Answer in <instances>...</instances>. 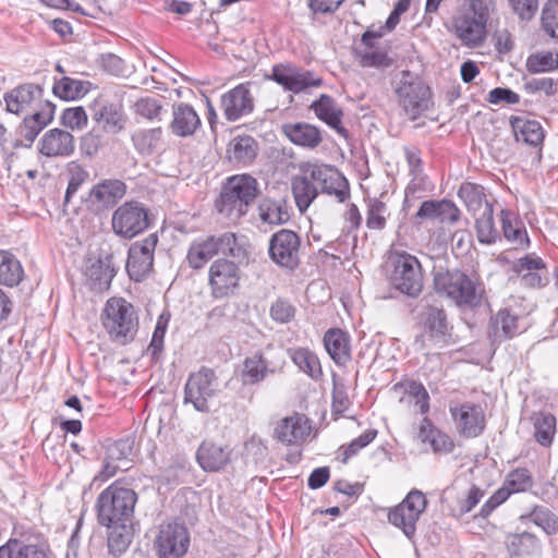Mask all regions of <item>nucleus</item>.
<instances>
[{
    "label": "nucleus",
    "mask_w": 558,
    "mask_h": 558,
    "mask_svg": "<svg viewBox=\"0 0 558 558\" xmlns=\"http://www.w3.org/2000/svg\"><path fill=\"white\" fill-rule=\"evenodd\" d=\"M228 154L231 161L247 165L257 155V144L251 136H238L230 143Z\"/></svg>",
    "instance_id": "obj_41"
},
{
    "label": "nucleus",
    "mask_w": 558,
    "mask_h": 558,
    "mask_svg": "<svg viewBox=\"0 0 558 558\" xmlns=\"http://www.w3.org/2000/svg\"><path fill=\"white\" fill-rule=\"evenodd\" d=\"M97 63L105 72L114 76H124L128 72L124 60L111 52L101 53Z\"/></svg>",
    "instance_id": "obj_57"
},
{
    "label": "nucleus",
    "mask_w": 558,
    "mask_h": 558,
    "mask_svg": "<svg viewBox=\"0 0 558 558\" xmlns=\"http://www.w3.org/2000/svg\"><path fill=\"white\" fill-rule=\"evenodd\" d=\"M487 101L492 105H515L520 101V96L510 88L495 87L488 93Z\"/></svg>",
    "instance_id": "obj_63"
},
{
    "label": "nucleus",
    "mask_w": 558,
    "mask_h": 558,
    "mask_svg": "<svg viewBox=\"0 0 558 558\" xmlns=\"http://www.w3.org/2000/svg\"><path fill=\"white\" fill-rule=\"evenodd\" d=\"M252 83H242L225 93L220 99V107L228 121H238L254 110V98L251 93Z\"/></svg>",
    "instance_id": "obj_19"
},
{
    "label": "nucleus",
    "mask_w": 558,
    "mask_h": 558,
    "mask_svg": "<svg viewBox=\"0 0 558 558\" xmlns=\"http://www.w3.org/2000/svg\"><path fill=\"white\" fill-rule=\"evenodd\" d=\"M490 0H464L452 19V32L463 46L477 48L487 37Z\"/></svg>",
    "instance_id": "obj_2"
},
{
    "label": "nucleus",
    "mask_w": 558,
    "mask_h": 558,
    "mask_svg": "<svg viewBox=\"0 0 558 558\" xmlns=\"http://www.w3.org/2000/svg\"><path fill=\"white\" fill-rule=\"evenodd\" d=\"M136 500L137 496L133 489L116 484L109 486L97 499L99 523L111 526L113 523L130 521Z\"/></svg>",
    "instance_id": "obj_5"
},
{
    "label": "nucleus",
    "mask_w": 558,
    "mask_h": 558,
    "mask_svg": "<svg viewBox=\"0 0 558 558\" xmlns=\"http://www.w3.org/2000/svg\"><path fill=\"white\" fill-rule=\"evenodd\" d=\"M43 88L35 84H24L4 95L7 111L20 114L35 99L40 98Z\"/></svg>",
    "instance_id": "obj_30"
},
{
    "label": "nucleus",
    "mask_w": 558,
    "mask_h": 558,
    "mask_svg": "<svg viewBox=\"0 0 558 558\" xmlns=\"http://www.w3.org/2000/svg\"><path fill=\"white\" fill-rule=\"evenodd\" d=\"M86 83L76 78L64 76L56 82L52 87L53 94L63 100H73L87 93Z\"/></svg>",
    "instance_id": "obj_47"
},
{
    "label": "nucleus",
    "mask_w": 558,
    "mask_h": 558,
    "mask_svg": "<svg viewBox=\"0 0 558 558\" xmlns=\"http://www.w3.org/2000/svg\"><path fill=\"white\" fill-rule=\"evenodd\" d=\"M114 275V268L108 258L95 260L86 268L90 288L98 292L109 289Z\"/></svg>",
    "instance_id": "obj_34"
},
{
    "label": "nucleus",
    "mask_w": 558,
    "mask_h": 558,
    "mask_svg": "<svg viewBox=\"0 0 558 558\" xmlns=\"http://www.w3.org/2000/svg\"><path fill=\"white\" fill-rule=\"evenodd\" d=\"M434 286L437 293L449 298L459 306L476 307L482 302L483 290L459 270L438 271L434 277Z\"/></svg>",
    "instance_id": "obj_7"
},
{
    "label": "nucleus",
    "mask_w": 558,
    "mask_h": 558,
    "mask_svg": "<svg viewBox=\"0 0 558 558\" xmlns=\"http://www.w3.org/2000/svg\"><path fill=\"white\" fill-rule=\"evenodd\" d=\"M277 368L260 351H256L244 359L240 375L244 384L255 385L263 381L268 374H275Z\"/></svg>",
    "instance_id": "obj_24"
},
{
    "label": "nucleus",
    "mask_w": 558,
    "mask_h": 558,
    "mask_svg": "<svg viewBox=\"0 0 558 558\" xmlns=\"http://www.w3.org/2000/svg\"><path fill=\"white\" fill-rule=\"evenodd\" d=\"M157 243V233H150L131 245L126 262V271L131 279L141 281L150 272Z\"/></svg>",
    "instance_id": "obj_15"
},
{
    "label": "nucleus",
    "mask_w": 558,
    "mask_h": 558,
    "mask_svg": "<svg viewBox=\"0 0 558 558\" xmlns=\"http://www.w3.org/2000/svg\"><path fill=\"white\" fill-rule=\"evenodd\" d=\"M500 218L505 238L515 246H526L529 244L526 231L515 215L510 210L502 209Z\"/></svg>",
    "instance_id": "obj_40"
},
{
    "label": "nucleus",
    "mask_w": 558,
    "mask_h": 558,
    "mask_svg": "<svg viewBox=\"0 0 558 558\" xmlns=\"http://www.w3.org/2000/svg\"><path fill=\"white\" fill-rule=\"evenodd\" d=\"M107 456L114 460L121 470H128L131 466L132 446L129 440H119L107 449Z\"/></svg>",
    "instance_id": "obj_56"
},
{
    "label": "nucleus",
    "mask_w": 558,
    "mask_h": 558,
    "mask_svg": "<svg viewBox=\"0 0 558 558\" xmlns=\"http://www.w3.org/2000/svg\"><path fill=\"white\" fill-rule=\"evenodd\" d=\"M391 281L396 289L409 296H416L423 289V275L420 262L410 254H398L393 257Z\"/></svg>",
    "instance_id": "obj_10"
},
{
    "label": "nucleus",
    "mask_w": 558,
    "mask_h": 558,
    "mask_svg": "<svg viewBox=\"0 0 558 558\" xmlns=\"http://www.w3.org/2000/svg\"><path fill=\"white\" fill-rule=\"evenodd\" d=\"M290 357L300 371L308 375L312 379L318 380L323 376V371L318 356L306 348L291 349Z\"/></svg>",
    "instance_id": "obj_38"
},
{
    "label": "nucleus",
    "mask_w": 558,
    "mask_h": 558,
    "mask_svg": "<svg viewBox=\"0 0 558 558\" xmlns=\"http://www.w3.org/2000/svg\"><path fill=\"white\" fill-rule=\"evenodd\" d=\"M399 105L411 120L418 119L433 107L432 92L425 82L415 73L401 71L396 87Z\"/></svg>",
    "instance_id": "obj_6"
},
{
    "label": "nucleus",
    "mask_w": 558,
    "mask_h": 558,
    "mask_svg": "<svg viewBox=\"0 0 558 558\" xmlns=\"http://www.w3.org/2000/svg\"><path fill=\"white\" fill-rule=\"evenodd\" d=\"M310 433L307 417L299 413L282 418L275 429L276 438L287 445L300 444Z\"/></svg>",
    "instance_id": "obj_22"
},
{
    "label": "nucleus",
    "mask_w": 558,
    "mask_h": 558,
    "mask_svg": "<svg viewBox=\"0 0 558 558\" xmlns=\"http://www.w3.org/2000/svg\"><path fill=\"white\" fill-rule=\"evenodd\" d=\"M161 136V128L138 130L132 135V142L141 154L149 155L158 148Z\"/></svg>",
    "instance_id": "obj_48"
},
{
    "label": "nucleus",
    "mask_w": 558,
    "mask_h": 558,
    "mask_svg": "<svg viewBox=\"0 0 558 558\" xmlns=\"http://www.w3.org/2000/svg\"><path fill=\"white\" fill-rule=\"evenodd\" d=\"M322 177H295L292 192L300 211H305L318 194L314 180Z\"/></svg>",
    "instance_id": "obj_39"
},
{
    "label": "nucleus",
    "mask_w": 558,
    "mask_h": 558,
    "mask_svg": "<svg viewBox=\"0 0 558 558\" xmlns=\"http://www.w3.org/2000/svg\"><path fill=\"white\" fill-rule=\"evenodd\" d=\"M258 215L260 220L268 225H283L290 220L289 207L284 199H262Z\"/></svg>",
    "instance_id": "obj_35"
},
{
    "label": "nucleus",
    "mask_w": 558,
    "mask_h": 558,
    "mask_svg": "<svg viewBox=\"0 0 558 558\" xmlns=\"http://www.w3.org/2000/svg\"><path fill=\"white\" fill-rule=\"evenodd\" d=\"M154 545L159 558H181L187 551L190 535L183 525L168 523L160 526Z\"/></svg>",
    "instance_id": "obj_14"
},
{
    "label": "nucleus",
    "mask_w": 558,
    "mask_h": 558,
    "mask_svg": "<svg viewBox=\"0 0 558 558\" xmlns=\"http://www.w3.org/2000/svg\"><path fill=\"white\" fill-rule=\"evenodd\" d=\"M534 437L538 444L547 447L556 433V418L550 413H538L534 416Z\"/></svg>",
    "instance_id": "obj_49"
},
{
    "label": "nucleus",
    "mask_w": 558,
    "mask_h": 558,
    "mask_svg": "<svg viewBox=\"0 0 558 558\" xmlns=\"http://www.w3.org/2000/svg\"><path fill=\"white\" fill-rule=\"evenodd\" d=\"M458 195L473 215L493 207L486 198L484 187L481 185L470 182L463 183L458 191Z\"/></svg>",
    "instance_id": "obj_36"
},
{
    "label": "nucleus",
    "mask_w": 558,
    "mask_h": 558,
    "mask_svg": "<svg viewBox=\"0 0 558 558\" xmlns=\"http://www.w3.org/2000/svg\"><path fill=\"white\" fill-rule=\"evenodd\" d=\"M417 437L422 442L429 444L436 453H449L454 447L451 438L434 428L430 420L427 417L422 420Z\"/></svg>",
    "instance_id": "obj_33"
},
{
    "label": "nucleus",
    "mask_w": 558,
    "mask_h": 558,
    "mask_svg": "<svg viewBox=\"0 0 558 558\" xmlns=\"http://www.w3.org/2000/svg\"><path fill=\"white\" fill-rule=\"evenodd\" d=\"M53 106L47 101L46 109L25 117L23 125L20 128L21 135L32 143L39 132L50 122L53 114Z\"/></svg>",
    "instance_id": "obj_37"
},
{
    "label": "nucleus",
    "mask_w": 558,
    "mask_h": 558,
    "mask_svg": "<svg viewBox=\"0 0 558 558\" xmlns=\"http://www.w3.org/2000/svg\"><path fill=\"white\" fill-rule=\"evenodd\" d=\"M524 89L529 94L543 92L553 96L556 93V82L551 77H534L524 83Z\"/></svg>",
    "instance_id": "obj_62"
},
{
    "label": "nucleus",
    "mask_w": 558,
    "mask_h": 558,
    "mask_svg": "<svg viewBox=\"0 0 558 558\" xmlns=\"http://www.w3.org/2000/svg\"><path fill=\"white\" fill-rule=\"evenodd\" d=\"M532 485L530 472L526 469H517L508 474L505 485L500 489H507L510 496L513 493L526 492Z\"/></svg>",
    "instance_id": "obj_53"
},
{
    "label": "nucleus",
    "mask_w": 558,
    "mask_h": 558,
    "mask_svg": "<svg viewBox=\"0 0 558 558\" xmlns=\"http://www.w3.org/2000/svg\"><path fill=\"white\" fill-rule=\"evenodd\" d=\"M354 51L360 64L364 68H388L392 63L387 52L377 48L376 45H360Z\"/></svg>",
    "instance_id": "obj_44"
},
{
    "label": "nucleus",
    "mask_w": 558,
    "mask_h": 558,
    "mask_svg": "<svg viewBox=\"0 0 558 558\" xmlns=\"http://www.w3.org/2000/svg\"><path fill=\"white\" fill-rule=\"evenodd\" d=\"M510 123L517 141H523L533 147H537L543 143L545 133L538 121L526 120L521 117H511Z\"/></svg>",
    "instance_id": "obj_32"
},
{
    "label": "nucleus",
    "mask_w": 558,
    "mask_h": 558,
    "mask_svg": "<svg viewBox=\"0 0 558 558\" xmlns=\"http://www.w3.org/2000/svg\"><path fill=\"white\" fill-rule=\"evenodd\" d=\"M526 69L530 73H545L558 69V52H538L531 54L526 60Z\"/></svg>",
    "instance_id": "obj_52"
},
{
    "label": "nucleus",
    "mask_w": 558,
    "mask_h": 558,
    "mask_svg": "<svg viewBox=\"0 0 558 558\" xmlns=\"http://www.w3.org/2000/svg\"><path fill=\"white\" fill-rule=\"evenodd\" d=\"M196 458L203 470L216 472L229 462L230 450L215 442L204 441L197 450Z\"/></svg>",
    "instance_id": "obj_28"
},
{
    "label": "nucleus",
    "mask_w": 558,
    "mask_h": 558,
    "mask_svg": "<svg viewBox=\"0 0 558 558\" xmlns=\"http://www.w3.org/2000/svg\"><path fill=\"white\" fill-rule=\"evenodd\" d=\"M270 80L287 92L300 94L310 87H320L323 78L313 71L303 70L292 63L276 64L271 69Z\"/></svg>",
    "instance_id": "obj_13"
},
{
    "label": "nucleus",
    "mask_w": 558,
    "mask_h": 558,
    "mask_svg": "<svg viewBox=\"0 0 558 558\" xmlns=\"http://www.w3.org/2000/svg\"><path fill=\"white\" fill-rule=\"evenodd\" d=\"M260 193L255 177H228L215 201L216 210L232 222L239 221Z\"/></svg>",
    "instance_id": "obj_1"
},
{
    "label": "nucleus",
    "mask_w": 558,
    "mask_h": 558,
    "mask_svg": "<svg viewBox=\"0 0 558 558\" xmlns=\"http://www.w3.org/2000/svg\"><path fill=\"white\" fill-rule=\"evenodd\" d=\"M108 527L110 529L108 534L109 551L114 556H119L128 549L132 542L133 532L131 525L126 522H119Z\"/></svg>",
    "instance_id": "obj_42"
},
{
    "label": "nucleus",
    "mask_w": 558,
    "mask_h": 558,
    "mask_svg": "<svg viewBox=\"0 0 558 558\" xmlns=\"http://www.w3.org/2000/svg\"><path fill=\"white\" fill-rule=\"evenodd\" d=\"M425 326L433 336H444L447 331L445 312L438 307H428L425 317Z\"/></svg>",
    "instance_id": "obj_58"
},
{
    "label": "nucleus",
    "mask_w": 558,
    "mask_h": 558,
    "mask_svg": "<svg viewBox=\"0 0 558 558\" xmlns=\"http://www.w3.org/2000/svg\"><path fill=\"white\" fill-rule=\"evenodd\" d=\"M239 264L236 259L218 258L210 265L208 284L215 299L229 296L239 287L241 280Z\"/></svg>",
    "instance_id": "obj_12"
},
{
    "label": "nucleus",
    "mask_w": 558,
    "mask_h": 558,
    "mask_svg": "<svg viewBox=\"0 0 558 558\" xmlns=\"http://www.w3.org/2000/svg\"><path fill=\"white\" fill-rule=\"evenodd\" d=\"M529 518L547 535H553L558 532V517L547 508L536 507Z\"/></svg>",
    "instance_id": "obj_54"
},
{
    "label": "nucleus",
    "mask_w": 558,
    "mask_h": 558,
    "mask_svg": "<svg viewBox=\"0 0 558 558\" xmlns=\"http://www.w3.org/2000/svg\"><path fill=\"white\" fill-rule=\"evenodd\" d=\"M402 387L404 395L400 402L413 403L418 413L426 414L429 410V396L425 387L416 381H409Z\"/></svg>",
    "instance_id": "obj_46"
},
{
    "label": "nucleus",
    "mask_w": 558,
    "mask_h": 558,
    "mask_svg": "<svg viewBox=\"0 0 558 558\" xmlns=\"http://www.w3.org/2000/svg\"><path fill=\"white\" fill-rule=\"evenodd\" d=\"M518 332V317L508 308H502L490 318L489 335L494 341H504Z\"/></svg>",
    "instance_id": "obj_31"
},
{
    "label": "nucleus",
    "mask_w": 558,
    "mask_h": 558,
    "mask_svg": "<svg viewBox=\"0 0 558 558\" xmlns=\"http://www.w3.org/2000/svg\"><path fill=\"white\" fill-rule=\"evenodd\" d=\"M509 553L518 557H526L539 553L538 539L531 533L524 532L509 537Z\"/></svg>",
    "instance_id": "obj_45"
},
{
    "label": "nucleus",
    "mask_w": 558,
    "mask_h": 558,
    "mask_svg": "<svg viewBox=\"0 0 558 558\" xmlns=\"http://www.w3.org/2000/svg\"><path fill=\"white\" fill-rule=\"evenodd\" d=\"M61 123L71 130H81L87 124V114L83 107H73L63 110Z\"/></svg>",
    "instance_id": "obj_59"
},
{
    "label": "nucleus",
    "mask_w": 558,
    "mask_h": 558,
    "mask_svg": "<svg viewBox=\"0 0 558 558\" xmlns=\"http://www.w3.org/2000/svg\"><path fill=\"white\" fill-rule=\"evenodd\" d=\"M126 193V185L118 179H104L95 184L88 199L96 209H107L114 206Z\"/></svg>",
    "instance_id": "obj_20"
},
{
    "label": "nucleus",
    "mask_w": 558,
    "mask_h": 558,
    "mask_svg": "<svg viewBox=\"0 0 558 558\" xmlns=\"http://www.w3.org/2000/svg\"><path fill=\"white\" fill-rule=\"evenodd\" d=\"M22 277L23 269L20 262L9 252L0 250V284L16 286Z\"/></svg>",
    "instance_id": "obj_43"
},
{
    "label": "nucleus",
    "mask_w": 558,
    "mask_h": 558,
    "mask_svg": "<svg viewBox=\"0 0 558 558\" xmlns=\"http://www.w3.org/2000/svg\"><path fill=\"white\" fill-rule=\"evenodd\" d=\"M320 191L329 196H335L339 203L350 197V186L347 177H324L319 180Z\"/></svg>",
    "instance_id": "obj_51"
},
{
    "label": "nucleus",
    "mask_w": 558,
    "mask_h": 558,
    "mask_svg": "<svg viewBox=\"0 0 558 558\" xmlns=\"http://www.w3.org/2000/svg\"><path fill=\"white\" fill-rule=\"evenodd\" d=\"M101 319L110 338L121 344L133 340L138 329V316L134 306L122 298L107 301Z\"/></svg>",
    "instance_id": "obj_4"
},
{
    "label": "nucleus",
    "mask_w": 558,
    "mask_h": 558,
    "mask_svg": "<svg viewBox=\"0 0 558 558\" xmlns=\"http://www.w3.org/2000/svg\"><path fill=\"white\" fill-rule=\"evenodd\" d=\"M475 217L477 239L481 243L492 244L498 238V231L494 225L493 207L473 215Z\"/></svg>",
    "instance_id": "obj_50"
},
{
    "label": "nucleus",
    "mask_w": 558,
    "mask_h": 558,
    "mask_svg": "<svg viewBox=\"0 0 558 558\" xmlns=\"http://www.w3.org/2000/svg\"><path fill=\"white\" fill-rule=\"evenodd\" d=\"M217 390L218 383L215 372L202 367L198 372L190 375L185 384L184 402L192 403L194 409L199 412H208V400L215 396Z\"/></svg>",
    "instance_id": "obj_11"
},
{
    "label": "nucleus",
    "mask_w": 558,
    "mask_h": 558,
    "mask_svg": "<svg viewBox=\"0 0 558 558\" xmlns=\"http://www.w3.org/2000/svg\"><path fill=\"white\" fill-rule=\"evenodd\" d=\"M449 411L460 435L474 438L485 429V413L481 405L464 402L450 405Z\"/></svg>",
    "instance_id": "obj_16"
},
{
    "label": "nucleus",
    "mask_w": 558,
    "mask_h": 558,
    "mask_svg": "<svg viewBox=\"0 0 558 558\" xmlns=\"http://www.w3.org/2000/svg\"><path fill=\"white\" fill-rule=\"evenodd\" d=\"M93 120L107 133L117 134L124 129L123 106L106 95L98 96L90 105Z\"/></svg>",
    "instance_id": "obj_18"
},
{
    "label": "nucleus",
    "mask_w": 558,
    "mask_h": 558,
    "mask_svg": "<svg viewBox=\"0 0 558 558\" xmlns=\"http://www.w3.org/2000/svg\"><path fill=\"white\" fill-rule=\"evenodd\" d=\"M310 108L320 121L335 130L340 136L347 138L348 131L341 123L343 111L331 96L322 94L318 99L312 102Z\"/></svg>",
    "instance_id": "obj_23"
},
{
    "label": "nucleus",
    "mask_w": 558,
    "mask_h": 558,
    "mask_svg": "<svg viewBox=\"0 0 558 558\" xmlns=\"http://www.w3.org/2000/svg\"><path fill=\"white\" fill-rule=\"evenodd\" d=\"M514 271L520 276L521 283L529 288H542L549 282L545 263L534 255L519 258L514 264Z\"/></svg>",
    "instance_id": "obj_21"
},
{
    "label": "nucleus",
    "mask_w": 558,
    "mask_h": 558,
    "mask_svg": "<svg viewBox=\"0 0 558 558\" xmlns=\"http://www.w3.org/2000/svg\"><path fill=\"white\" fill-rule=\"evenodd\" d=\"M284 135L294 144L304 148L314 149L322 142V132L315 125L305 122L284 124Z\"/></svg>",
    "instance_id": "obj_27"
},
{
    "label": "nucleus",
    "mask_w": 558,
    "mask_h": 558,
    "mask_svg": "<svg viewBox=\"0 0 558 558\" xmlns=\"http://www.w3.org/2000/svg\"><path fill=\"white\" fill-rule=\"evenodd\" d=\"M217 254L229 255L239 263H246L248 259V250L244 238L226 232L194 243L189 250L187 262L192 268L199 269Z\"/></svg>",
    "instance_id": "obj_3"
},
{
    "label": "nucleus",
    "mask_w": 558,
    "mask_h": 558,
    "mask_svg": "<svg viewBox=\"0 0 558 558\" xmlns=\"http://www.w3.org/2000/svg\"><path fill=\"white\" fill-rule=\"evenodd\" d=\"M544 32L551 38H558V0H548L541 16Z\"/></svg>",
    "instance_id": "obj_55"
},
{
    "label": "nucleus",
    "mask_w": 558,
    "mask_h": 558,
    "mask_svg": "<svg viewBox=\"0 0 558 558\" xmlns=\"http://www.w3.org/2000/svg\"><path fill=\"white\" fill-rule=\"evenodd\" d=\"M426 506L425 495L421 490L413 489L398 506L389 510L388 521L400 529L408 538H411L415 534L416 522Z\"/></svg>",
    "instance_id": "obj_9"
},
{
    "label": "nucleus",
    "mask_w": 558,
    "mask_h": 558,
    "mask_svg": "<svg viewBox=\"0 0 558 558\" xmlns=\"http://www.w3.org/2000/svg\"><path fill=\"white\" fill-rule=\"evenodd\" d=\"M385 213L386 205L384 203L378 201L372 203L366 219L367 227L377 230L383 229L386 225Z\"/></svg>",
    "instance_id": "obj_64"
},
{
    "label": "nucleus",
    "mask_w": 558,
    "mask_h": 558,
    "mask_svg": "<svg viewBox=\"0 0 558 558\" xmlns=\"http://www.w3.org/2000/svg\"><path fill=\"white\" fill-rule=\"evenodd\" d=\"M299 251L300 238L295 232L282 229L271 236L269 254L277 265L295 268L300 263Z\"/></svg>",
    "instance_id": "obj_17"
},
{
    "label": "nucleus",
    "mask_w": 558,
    "mask_h": 558,
    "mask_svg": "<svg viewBox=\"0 0 558 558\" xmlns=\"http://www.w3.org/2000/svg\"><path fill=\"white\" fill-rule=\"evenodd\" d=\"M161 109L160 101L154 97H143L135 102L136 113L148 120L157 119Z\"/></svg>",
    "instance_id": "obj_60"
},
{
    "label": "nucleus",
    "mask_w": 558,
    "mask_h": 558,
    "mask_svg": "<svg viewBox=\"0 0 558 558\" xmlns=\"http://www.w3.org/2000/svg\"><path fill=\"white\" fill-rule=\"evenodd\" d=\"M295 315V308L286 300L278 299L270 307V316L274 320L286 324Z\"/></svg>",
    "instance_id": "obj_61"
},
{
    "label": "nucleus",
    "mask_w": 558,
    "mask_h": 558,
    "mask_svg": "<svg viewBox=\"0 0 558 558\" xmlns=\"http://www.w3.org/2000/svg\"><path fill=\"white\" fill-rule=\"evenodd\" d=\"M40 145V153L46 156H68L74 150L73 135L60 129L45 133Z\"/></svg>",
    "instance_id": "obj_29"
},
{
    "label": "nucleus",
    "mask_w": 558,
    "mask_h": 558,
    "mask_svg": "<svg viewBox=\"0 0 558 558\" xmlns=\"http://www.w3.org/2000/svg\"><path fill=\"white\" fill-rule=\"evenodd\" d=\"M324 345L332 361L345 365L351 359L349 335L340 328H331L324 336Z\"/></svg>",
    "instance_id": "obj_26"
},
{
    "label": "nucleus",
    "mask_w": 558,
    "mask_h": 558,
    "mask_svg": "<svg viewBox=\"0 0 558 558\" xmlns=\"http://www.w3.org/2000/svg\"><path fill=\"white\" fill-rule=\"evenodd\" d=\"M151 223L146 206L136 201L120 205L112 214L113 232L124 239H132L146 230Z\"/></svg>",
    "instance_id": "obj_8"
},
{
    "label": "nucleus",
    "mask_w": 558,
    "mask_h": 558,
    "mask_svg": "<svg viewBox=\"0 0 558 558\" xmlns=\"http://www.w3.org/2000/svg\"><path fill=\"white\" fill-rule=\"evenodd\" d=\"M199 126L201 118L192 106L183 102L173 106L170 130L174 135L191 136Z\"/></svg>",
    "instance_id": "obj_25"
}]
</instances>
